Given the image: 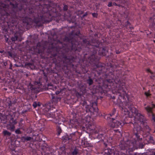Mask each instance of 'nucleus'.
<instances>
[{
  "label": "nucleus",
  "mask_w": 155,
  "mask_h": 155,
  "mask_svg": "<svg viewBox=\"0 0 155 155\" xmlns=\"http://www.w3.org/2000/svg\"><path fill=\"white\" fill-rule=\"evenodd\" d=\"M76 135V133L75 132L70 134L69 135L66 134L62 137L61 140L64 143H69L76 140L77 137Z\"/></svg>",
  "instance_id": "obj_1"
},
{
  "label": "nucleus",
  "mask_w": 155,
  "mask_h": 155,
  "mask_svg": "<svg viewBox=\"0 0 155 155\" xmlns=\"http://www.w3.org/2000/svg\"><path fill=\"white\" fill-rule=\"evenodd\" d=\"M112 120V122L110 125V126L113 128H117L119 127H121L124 124H127L125 120H124V121L123 122L118 121L117 120V118H116V115H115V118L112 117L111 118Z\"/></svg>",
  "instance_id": "obj_2"
},
{
  "label": "nucleus",
  "mask_w": 155,
  "mask_h": 155,
  "mask_svg": "<svg viewBox=\"0 0 155 155\" xmlns=\"http://www.w3.org/2000/svg\"><path fill=\"white\" fill-rule=\"evenodd\" d=\"M86 110L87 112H90L91 115H93L94 117H96L99 115L98 108L94 107L93 105H87V107H85Z\"/></svg>",
  "instance_id": "obj_3"
},
{
  "label": "nucleus",
  "mask_w": 155,
  "mask_h": 155,
  "mask_svg": "<svg viewBox=\"0 0 155 155\" xmlns=\"http://www.w3.org/2000/svg\"><path fill=\"white\" fill-rule=\"evenodd\" d=\"M101 131L100 130H96L93 134V137L94 138L98 139L97 140L98 142H99L103 140L104 138L103 134L102 133Z\"/></svg>",
  "instance_id": "obj_4"
},
{
  "label": "nucleus",
  "mask_w": 155,
  "mask_h": 155,
  "mask_svg": "<svg viewBox=\"0 0 155 155\" xmlns=\"http://www.w3.org/2000/svg\"><path fill=\"white\" fill-rule=\"evenodd\" d=\"M44 114L50 120H51V118L55 119L56 118V115L55 113H51L49 110L48 109H45Z\"/></svg>",
  "instance_id": "obj_5"
},
{
  "label": "nucleus",
  "mask_w": 155,
  "mask_h": 155,
  "mask_svg": "<svg viewBox=\"0 0 155 155\" xmlns=\"http://www.w3.org/2000/svg\"><path fill=\"white\" fill-rule=\"evenodd\" d=\"M129 123H132L134 125L133 133L134 134L140 133V132L142 129L140 126L135 122H134V123L130 122Z\"/></svg>",
  "instance_id": "obj_6"
},
{
  "label": "nucleus",
  "mask_w": 155,
  "mask_h": 155,
  "mask_svg": "<svg viewBox=\"0 0 155 155\" xmlns=\"http://www.w3.org/2000/svg\"><path fill=\"white\" fill-rule=\"evenodd\" d=\"M126 106L129 109L133 115L135 117H137V114L139 113L135 107H133V106H131L129 103H127L126 104Z\"/></svg>",
  "instance_id": "obj_7"
},
{
  "label": "nucleus",
  "mask_w": 155,
  "mask_h": 155,
  "mask_svg": "<svg viewBox=\"0 0 155 155\" xmlns=\"http://www.w3.org/2000/svg\"><path fill=\"white\" fill-rule=\"evenodd\" d=\"M64 58V63L69 65L71 64L75 60V58L72 56H65Z\"/></svg>",
  "instance_id": "obj_8"
},
{
  "label": "nucleus",
  "mask_w": 155,
  "mask_h": 155,
  "mask_svg": "<svg viewBox=\"0 0 155 155\" xmlns=\"http://www.w3.org/2000/svg\"><path fill=\"white\" fill-rule=\"evenodd\" d=\"M136 117H137L138 120L141 122V124L143 125H145L146 121V118L143 115L139 113L137 114Z\"/></svg>",
  "instance_id": "obj_9"
},
{
  "label": "nucleus",
  "mask_w": 155,
  "mask_h": 155,
  "mask_svg": "<svg viewBox=\"0 0 155 155\" xmlns=\"http://www.w3.org/2000/svg\"><path fill=\"white\" fill-rule=\"evenodd\" d=\"M42 50L43 47L40 45V43H38L37 46L34 48V51L39 54L42 52Z\"/></svg>",
  "instance_id": "obj_10"
},
{
  "label": "nucleus",
  "mask_w": 155,
  "mask_h": 155,
  "mask_svg": "<svg viewBox=\"0 0 155 155\" xmlns=\"http://www.w3.org/2000/svg\"><path fill=\"white\" fill-rule=\"evenodd\" d=\"M119 147L121 150H127L130 146L129 145L128 142L126 143H121L119 145Z\"/></svg>",
  "instance_id": "obj_11"
},
{
  "label": "nucleus",
  "mask_w": 155,
  "mask_h": 155,
  "mask_svg": "<svg viewBox=\"0 0 155 155\" xmlns=\"http://www.w3.org/2000/svg\"><path fill=\"white\" fill-rule=\"evenodd\" d=\"M55 119L58 120V121L56 122V123H58V125H64L63 124H62L61 123L62 122H64L65 121V119L63 117H62L61 115L59 116L58 117H57L56 116V118Z\"/></svg>",
  "instance_id": "obj_12"
},
{
  "label": "nucleus",
  "mask_w": 155,
  "mask_h": 155,
  "mask_svg": "<svg viewBox=\"0 0 155 155\" xmlns=\"http://www.w3.org/2000/svg\"><path fill=\"white\" fill-rule=\"evenodd\" d=\"M135 136L134 140L136 142H137L140 143L142 140V137H141L140 133L134 134Z\"/></svg>",
  "instance_id": "obj_13"
},
{
  "label": "nucleus",
  "mask_w": 155,
  "mask_h": 155,
  "mask_svg": "<svg viewBox=\"0 0 155 155\" xmlns=\"http://www.w3.org/2000/svg\"><path fill=\"white\" fill-rule=\"evenodd\" d=\"M107 50H106L105 48H100L99 53L100 55L105 56L106 55V53L107 52Z\"/></svg>",
  "instance_id": "obj_14"
},
{
  "label": "nucleus",
  "mask_w": 155,
  "mask_h": 155,
  "mask_svg": "<svg viewBox=\"0 0 155 155\" xmlns=\"http://www.w3.org/2000/svg\"><path fill=\"white\" fill-rule=\"evenodd\" d=\"M65 127L64 125H58L57 126V131L58 135H59L62 132L61 128L63 129Z\"/></svg>",
  "instance_id": "obj_15"
},
{
  "label": "nucleus",
  "mask_w": 155,
  "mask_h": 155,
  "mask_svg": "<svg viewBox=\"0 0 155 155\" xmlns=\"http://www.w3.org/2000/svg\"><path fill=\"white\" fill-rule=\"evenodd\" d=\"M20 36V34L19 33H16L14 35V36L12 37L11 40L12 41H17L18 40Z\"/></svg>",
  "instance_id": "obj_16"
},
{
  "label": "nucleus",
  "mask_w": 155,
  "mask_h": 155,
  "mask_svg": "<svg viewBox=\"0 0 155 155\" xmlns=\"http://www.w3.org/2000/svg\"><path fill=\"white\" fill-rule=\"evenodd\" d=\"M34 22L37 25H40L42 21V17H40V18H35L34 19Z\"/></svg>",
  "instance_id": "obj_17"
},
{
  "label": "nucleus",
  "mask_w": 155,
  "mask_h": 155,
  "mask_svg": "<svg viewBox=\"0 0 155 155\" xmlns=\"http://www.w3.org/2000/svg\"><path fill=\"white\" fill-rule=\"evenodd\" d=\"M104 153L106 155H111L114 152L113 150L111 149L107 148L105 149Z\"/></svg>",
  "instance_id": "obj_18"
},
{
  "label": "nucleus",
  "mask_w": 155,
  "mask_h": 155,
  "mask_svg": "<svg viewBox=\"0 0 155 155\" xmlns=\"http://www.w3.org/2000/svg\"><path fill=\"white\" fill-rule=\"evenodd\" d=\"M113 74L115 76V78H117L119 77L121 74V72L119 70L113 71Z\"/></svg>",
  "instance_id": "obj_19"
},
{
  "label": "nucleus",
  "mask_w": 155,
  "mask_h": 155,
  "mask_svg": "<svg viewBox=\"0 0 155 155\" xmlns=\"http://www.w3.org/2000/svg\"><path fill=\"white\" fill-rule=\"evenodd\" d=\"M70 123L69 124V125H70V124L74 125L76 126H77V124H78V121H77L76 119H71L69 121Z\"/></svg>",
  "instance_id": "obj_20"
},
{
  "label": "nucleus",
  "mask_w": 155,
  "mask_h": 155,
  "mask_svg": "<svg viewBox=\"0 0 155 155\" xmlns=\"http://www.w3.org/2000/svg\"><path fill=\"white\" fill-rule=\"evenodd\" d=\"M31 19L28 18H25L23 20V22L26 24L27 25H29V21Z\"/></svg>",
  "instance_id": "obj_21"
},
{
  "label": "nucleus",
  "mask_w": 155,
  "mask_h": 155,
  "mask_svg": "<svg viewBox=\"0 0 155 155\" xmlns=\"http://www.w3.org/2000/svg\"><path fill=\"white\" fill-rule=\"evenodd\" d=\"M15 128V126L14 125L11 126L10 125H8L7 126V129L10 130L12 131H14Z\"/></svg>",
  "instance_id": "obj_22"
},
{
  "label": "nucleus",
  "mask_w": 155,
  "mask_h": 155,
  "mask_svg": "<svg viewBox=\"0 0 155 155\" xmlns=\"http://www.w3.org/2000/svg\"><path fill=\"white\" fill-rule=\"evenodd\" d=\"M112 112L110 114V115L111 117L113 116H115L116 115V118H117L118 117L117 116V113H116V110L115 109H114L113 110Z\"/></svg>",
  "instance_id": "obj_23"
},
{
  "label": "nucleus",
  "mask_w": 155,
  "mask_h": 155,
  "mask_svg": "<svg viewBox=\"0 0 155 155\" xmlns=\"http://www.w3.org/2000/svg\"><path fill=\"white\" fill-rule=\"evenodd\" d=\"M79 88L82 91H85V86L83 84H80L79 85Z\"/></svg>",
  "instance_id": "obj_24"
},
{
  "label": "nucleus",
  "mask_w": 155,
  "mask_h": 155,
  "mask_svg": "<svg viewBox=\"0 0 155 155\" xmlns=\"http://www.w3.org/2000/svg\"><path fill=\"white\" fill-rule=\"evenodd\" d=\"M3 133L5 136H10L11 135V133L8 131L6 130L4 131L3 132Z\"/></svg>",
  "instance_id": "obj_25"
},
{
  "label": "nucleus",
  "mask_w": 155,
  "mask_h": 155,
  "mask_svg": "<svg viewBox=\"0 0 155 155\" xmlns=\"http://www.w3.org/2000/svg\"><path fill=\"white\" fill-rule=\"evenodd\" d=\"M78 149L75 147L74 150L72 152L71 154L73 155H77L78 153Z\"/></svg>",
  "instance_id": "obj_26"
},
{
  "label": "nucleus",
  "mask_w": 155,
  "mask_h": 155,
  "mask_svg": "<svg viewBox=\"0 0 155 155\" xmlns=\"http://www.w3.org/2000/svg\"><path fill=\"white\" fill-rule=\"evenodd\" d=\"M25 65H26V66H28L30 67L32 69L33 68H34L35 67L34 64L32 63H26L25 64Z\"/></svg>",
  "instance_id": "obj_27"
},
{
  "label": "nucleus",
  "mask_w": 155,
  "mask_h": 155,
  "mask_svg": "<svg viewBox=\"0 0 155 155\" xmlns=\"http://www.w3.org/2000/svg\"><path fill=\"white\" fill-rule=\"evenodd\" d=\"M87 83L89 85H91L93 84V81L92 79L89 78L87 80Z\"/></svg>",
  "instance_id": "obj_28"
},
{
  "label": "nucleus",
  "mask_w": 155,
  "mask_h": 155,
  "mask_svg": "<svg viewBox=\"0 0 155 155\" xmlns=\"http://www.w3.org/2000/svg\"><path fill=\"white\" fill-rule=\"evenodd\" d=\"M23 121V120L21 119L19 122V123L18 126L20 127V128H21L23 127V124L22 122Z\"/></svg>",
  "instance_id": "obj_29"
},
{
  "label": "nucleus",
  "mask_w": 155,
  "mask_h": 155,
  "mask_svg": "<svg viewBox=\"0 0 155 155\" xmlns=\"http://www.w3.org/2000/svg\"><path fill=\"white\" fill-rule=\"evenodd\" d=\"M10 122L13 125L17 123V122L15 120H14V118L12 117L10 119Z\"/></svg>",
  "instance_id": "obj_30"
},
{
  "label": "nucleus",
  "mask_w": 155,
  "mask_h": 155,
  "mask_svg": "<svg viewBox=\"0 0 155 155\" xmlns=\"http://www.w3.org/2000/svg\"><path fill=\"white\" fill-rule=\"evenodd\" d=\"M103 65H104V64L101 63H98L96 65V69L101 67Z\"/></svg>",
  "instance_id": "obj_31"
},
{
  "label": "nucleus",
  "mask_w": 155,
  "mask_h": 155,
  "mask_svg": "<svg viewBox=\"0 0 155 155\" xmlns=\"http://www.w3.org/2000/svg\"><path fill=\"white\" fill-rule=\"evenodd\" d=\"M83 42L84 44H86L87 45H89L90 43V41H87L86 39L83 40Z\"/></svg>",
  "instance_id": "obj_32"
},
{
  "label": "nucleus",
  "mask_w": 155,
  "mask_h": 155,
  "mask_svg": "<svg viewBox=\"0 0 155 155\" xmlns=\"http://www.w3.org/2000/svg\"><path fill=\"white\" fill-rule=\"evenodd\" d=\"M104 65H103L101 67L99 68L96 69L97 70V71L98 70L100 71H101L103 69H104L105 68Z\"/></svg>",
  "instance_id": "obj_33"
},
{
  "label": "nucleus",
  "mask_w": 155,
  "mask_h": 155,
  "mask_svg": "<svg viewBox=\"0 0 155 155\" xmlns=\"http://www.w3.org/2000/svg\"><path fill=\"white\" fill-rule=\"evenodd\" d=\"M140 143L138 145L139 148H141V149H142V148H143V147L145 145V144H143L142 143Z\"/></svg>",
  "instance_id": "obj_34"
},
{
  "label": "nucleus",
  "mask_w": 155,
  "mask_h": 155,
  "mask_svg": "<svg viewBox=\"0 0 155 155\" xmlns=\"http://www.w3.org/2000/svg\"><path fill=\"white\" fill-rule=\"evenodd\" d=\"M26 140V141H30L32 139H33V138L28 136L25 137Z\"/></svg>",
  "instance_id": "obj_35"
},
{
  "label": "nucleus",
  "mask_w": 155,
  "mask_h": 155,
  "mask_svg": "<svg viewBox=\"0 0 155 155\" xmlns=\"http://www.w3.org/2000/svg\"><path fill=\"white\" fill-rule=\"evenodd\" d=\"M83 101V102L82 103V105L83 106L85 105V107H87V105H89L87 104V103L85 100H84Z\"/></svg>",
  "instance_id": "obj_36"
},
{
  "label": "nucleus",
  "mask_w": 155,
  "mask_h": 155,
  "mask_svg": "<svg viewBox=\"0 0 155 155\" xmlns=\"http://www.w3.org/2000/svg\"><path fill=\"white\" fill-rule=\"evenodd\" d=\"M124 114L126 115H127V116H129V112L128 110L127 109L124 110Z\"/></svg>",
  "instance_id": "obj_37"
},
{
  "label": "nucleus",
  "mask_w": 155,
  "mask_h": 155,
  "mask_svg": "<svg viewBox=\"0 0 155 155\" xmlns=\"http://www.w3.org/2000/svg\"><path fill=\"white\" fill-rule=\"evenodd\" d=\"M146 109L147 111L148 112H151L152 109V108L149 107H147L146 108Z\"/></svg>",
  "instance_id": "obj_38"
},
{
  "label": "nucleus",
  "mask_w": 155,
  "mask_h": 155,
  "mask_svg": "<svg viewBox=\"0 0 155 155\" xmlns=\"http://www.w3.org/2000/svg\"><path fill=\"white\" fill-rule=\"evenodd\" d=\"M20 128L16 130L15 131V133L17 134H21V132L20 130Z\"/></svg>",
  "instance_id": "obj_39"
},
{
  "label": "nucleus",
  "mask_w": 155,
  "mask_h": 155,
  "mask_svg": "<svg viewBox=\"0 0 155 155\" xmlns=\"http://www.w3.org/2000/svg\"><path fill=\"white\" fill-rule=\"evenodd\" d=\"M144 126L145 128L146 129H148V130H151V129H150V128L148 126L147 124V123L145 122V125H143Z\"/></svg>",
  "instance_id": "obj_40"
},
{
  "label": "nucleus",
  "mask_w": 155,
  "mask_h": 155,
  "mask_svg": "<svg viewBox=\"0 0 155 155\" xmlns=\"http://www.w3.org/2000/svg\"><path fill=\"white\" fill-rule=\"evenodd\" d=\"M68 6L64 4V7H63V10L64 11H66L68 10Z\"/></svg>",
  "instance_id": "obj_41"
},
{
  "label": "nucleus",
  "mask_w": 155,
  "mask_h": 155,
  "mask_svg": "<svg viewBox=\"0 0 155 155\" xmlns=\"http://www.w3.org/2000/svg\"><path fill=\"white\" fill-rule=\"evenodd\" d=\"M21 141L24 143L26 141L25 138V137L23 136L21 137Z\"/></svg>",
  "instance_id": "obj_42"
},
{
  "label": "nucleus",
  "mask_w": 155,
  "mask_h": 155,
  "mask_svg": "<svg viewBox=\"0 0 155 155\" xmlns=\"http://www.w3.org/2000/svg\"><path fill=\"white\" fill-rule=\"evenodd\" d=\"M37 103L36 102H34L33 104V106L34 108H35L37 106Z\"/></svg>",
  "instance_id": "obj_43"
},
{
  "label": "nucleus",
  "mask_w": 155,
  "mask_h": 155,
  "mask_svg": "<svg viewBox=\"0 0 155 155\" xmlns=\"http://www.w3.org/2000/svg\"><path fill=\"white\" fill-rule=\"evenodd\" d=\"M92 14L94 17L97 18L98 16V14L97 13H93Z\"/></svg>",
  "instance_id": "obj_44"
},
{
  "label": "nucleus",
  "mask_w": 155,
  "mask_h": 155,
  "mask_svg": "<svg viewBox=\"0 0 155 155\" xmlns=\"http://www.w3.org/2000/svg\"><path fill=\"white\" fill-rule=\"evenodd\" d=\"M149 140L150 141V142L151 143H153L154 141V140L153 139V137L151 136H150L149 137Z\"/></svg>",
  "instance_id": "obj_45"
},
{
  "label": "nucleus",
  "mask_w": 155,
  "mask_h": 155,
  "mask_svg": "<svg viewBox=\"0 0 155 155\" xmlns=\"http://www.w3.org/2000/svg\"><path fill=\"white\" fill-rule=\"evenodd\" d=\"M3 117H2L1 118V121L3 123H5L6 122V119L5 118L3 119Z\"/></svg>",
  "instance_id": "obj_46"
},
{
  "label": "nucleus",
  "mask_w": 155,
  "mask_h": 155,
  "mask_svg": "<svg viewBox=\"0 0 155 155\" xmlns=\"http://www.w3.org/2000/svg\"><path fill=\"white\" fill-rule=\"evenodd\" d=\"M8 106L9 107H10L12 106V102L11 100L9 101L8 102Z\"/></svg>",
  "instance_id": "obj_47"
},
{
  "label": "nucleus",
  "mask_w": 155,
  "mask_h": 155,
  "mask_svg": "<svg viewBox=\"0 0 155 155\" xmlns=\"http://www.w3.org/2000/svg\"><path fill=\"white\" fill-rule=\"evenodd\" d=\"M9 56L11 57H13V54L11 51H8L7 52Z\"/></svg>",
  "instance_id": "obj_48"
},
{
  "label": "nucleus",
  "mask_w": 155,
  "mask_h": 155,
  "mask_svg": "<svg viewBox=\"0 0 155 155\" xmlns=\"http://www.w3.org/2000/svg\"><path fill=\"white\" fill-rule=\"evenodd\" d=\"M88 15V12H86L84 15H83L81 17L82 18H83L84 17H86Z\"/></svg>",
  "instance_id": "obj_49"
},
{
  "label": "nucleus",
  "mask_w": 155,
  "mask_h": 155,
  "mask_svg": "<svg viewBox=\"0 0 155 155\" xmlns=\"http://www.w3.org/2000/svg\"><path fill=\"white\" fill-rule=\"evenodd\" d=\"M144 94L147 97L151 95L150 94L149 92H145L144 93Z\"/></svg>",
  "instance_id": "obj_50"
},
{
  "label": "nucleus",
  "mask_w": 155,
  "mask_h": 155,
  "mask_svg": "<svg viewBox=\"0 0 155 155\" xmlns=\"http://www.w3.org/2000/svg\"><path fill=\"white\" fill-rule=\"evenodd\" d=\"M112 3L111 2H109L108 5V6L109 7H111L113 6Z\"/></svg>",
  "instance_id": "obj_51"
},
{
  "label": "nucleus",
  "mask_w": 155,
  "mask_h": 155,
  "mask_svg": "<svg viewBox=\"0 0 155 155\" xmlns=\"http://www.w3.org/2000/svg\"><path fill=\"white\" fill-rule=\"evenodd\" d=\"M10 4L11 5H12L14 8H15L16 7H17V5H15L14 4L12 3L11 2L10 3Z\"/></svg>",
  "instance_id": "obj_52"
},
{
  "label": "nucleus",
  "mask_w": 155,
  "mask_h": 155,
  "mask_svg": "<svg viewBox=\"0 0 155 155\" xmlns=\"http://www.w3.org/2000/svg\"><path fill=\"white\" fill-rule=\"evenodd\" d=\"M152 119L154 121H155V114H152Z\"/></svg>",
  "instance_id": "obj_53"
},
{
  "label": "nucleus",
  "mask_w": 155,
  "mask_h": 155,
  "mask_svg": "<svg viewBox=\"0 0 155 155\" xmlns=\"http://www.w3.org/2000/svg\"><path fill=\"white\" fill-rule=\"evenodd\" d=\"M128 151L129 153H130V152L131 151L132 152L133 150L132 149L130 148L129 147L128 148Z\"/></svg>",
  "instance_id": "obj_54"
},
{
  "label": "nucleus",
  "mask_w": 155,
  "mask_h": 155,
  "mask_svg": "<svg viewBox=\"0 0 155 155\" xmlns=\"http://www.w3.org/2000/svg\"><path fill=\"white\" fill-rule=\"evenodd\" d=\"M113 5H115V6H120V4H118V5H117L116 3L115 2H114L113 3Z\"/></svg>",
  "instance_id": "obj_55"
},
{
  "label": "nucleus",
  "mask_w": 155,
  "mask_h": 155,
  "mask_svg": "<svg viewBox=\"0 0 155 155\" xmlns=\"http://www.w3.org/2000/svg\"><path fill=\"white\" fill-rule=\"evenodd\" d=\"M12 63H11L10 64V67H9V69H12Z\"/></svg>",
  "instance_id": "obj_56"
},
{
  "label": "nucleus",
  "mask_w": 155,
  "mask_h": 155,
  "mask_svg": "<svg viewBox=\"0 0 155 155\" xmlns=\"http://www.w3.org/2000/svg\"><path fill=\"white\" fill-rule=\"evenodd\" d=\"M115 51H116V53L117 54H119L120 53V51L118 50H116Z\"/></svg>",
  "instance_id": "obj_57"
},
{
  "label": "nucleus",
  "mask_w": 155,
  "mask_h": 155,
  "mask_svg": "<svg viewBox=\"0 0 155 155\" xmlns=\"http://www.w3.org/2000/svg\"><path fill=\"white\" fill-rule=\"evenodd\" d=\"M147 71L148 72H150L151 74H152L153 73L150 71L149 69H147Z\"/></svg>",
  "instance_id": "obj_58"
},
{
  "label": "nucleus",
  "mask_w": 155,
  "mask_h": 155,
  "mask_svg": "<svg viewBox=\"0 0 155 155\" xmlns=\"http://www.w3.org/2000/svg\"><path fill=\"white\" fill-rule=\"evenodd\" d=\"M93 146L91 144H89V143H88L87 144V146H86V147H92Z\"/></svg>",
  "instance_id": "obj_59"
},
{
  "label": "nucleus",
  "mask_w": 155,
  "mask_h": 155,
  "mask_svg": "<svg viewBox=\"0 0 155 155\" xmlns=\"http://www.w3.org/2000/svg\"><path fill=\"white\" fill-rule=\"evenodd\" d=\"M79 14L80 15L83 14L84 13V12L82 11H79Z\"/></svg>",
  "instance_id": "obj_60"
},
{
  "label": "nucleus",
  "mask_w": 155,
  "mask_h": 155,
  "mask_svg": "<svg viewBox=\"0 0 155 155\" xmlns=\"http://www.w3.org/2000/svg\"><path fill=\"white\" fill-rule=\"evenodd\" d=\"M92 46H94V47H95L96 48H98L99 47V45L97 44L96 45H92Z\"/></svg>",
  "instance_id": "obj_61"
},
{
  "label": "nucleus",
  "mask_w": 155,
  "mask_h": 155,
  "mask_svg": "<svg viewBox=\"0 0 155 155\" xmlns=\"http://www.w3.org/2000/svg\"><path fill=\"white\" fill-rule=\"evenodd\" d=\"M60 91H56L55 92V94H59L60 93Z\"/></svg>",
  "instance_id": "obj_62"
},
{
  "label": "nucleus",
  "mask_w": 155,
  "mask_h": 155,
  "mask_svg": "<svg viewBox=\"0 0 155 155\" xmlns=\"http://www.w3.org/2000/svg\"><path fill=\"white\" fill-rule=\"evenodd\" d=\"M27 111V110H24L23 111H22V113L23 114H25L26 113V112Z\"/></svg>",
  "instance_id": "obj_63"
},
{
  "label": "nucleus",
  "mask_w": 155,
  "mask_h": 155,
  "mask_svg": "<svg viewBox=\"0 0 155 155\" xmlns=\"http://www.w3.org/2000/svg\"><path fill=\"white\" fill-rule=\"evenodd\" d=\"M52 99L54 100L56 98H55V97L53 96V95H52Z\"/></svg>",
  "instance_id": "obj_64"
}]
</instances>
